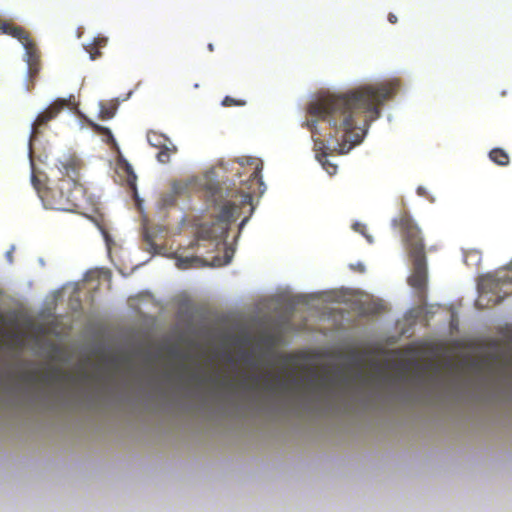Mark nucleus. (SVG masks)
Masks as SVG:
<instances>
[{
	"instance_id": "nucleus-1",
	"label": "nucleus",
	"mask_w": 512,
	"mask_h": 512,
	"mask_svg": "<svg viewBox=\"0 0 512 512\" xmlns=\"http://www.w3.org/2000/svg\"><path fill=\"white\" fill-rule=\"evenodd\" d=\"M395 91L396 85L392 82L366 84L312 102L307 112L327 122L334 130L335 140L338 141L341 134L342 141L356 145L364 138L370 123L380 117L381 106Z\"/></svg>"
},
{
	"instance_id": "nucleus-2",
	"label": "nucleus",
	"mask_w": 512,
	"mask_h": 512,
	"mask_svg": "<svg viewBox=\"0 0 512 512\" xmlns=\"http://www.w3.org/2000/svg\"><path fill=\"white\" fill-rule=\"evenodd\" d=\"M207 201L219 212L215 216V221L210 225H201L197 232V239L191 243V247L198 245L200 240H223L227 237L231 223L236 221L239 216L248 208L249 215L239 224L241 231L248 222L249 216L253 213L252 193L244 192L238 189L223 188L217 184H209L206 187Z\"/></svg>"
},
{
	"instance_id": "nucleus-3",
	"label": "nucleus",
	"mask_w": 512,
	"mask_h": 512,
	"mask_svg": "<svg viewBox=\"0 0 512 512\" xmlns=\"http://www.w3.org/2000/svg\"><path fill=\"white\" fill-rule=\"evenodd\" d=\"M81 161L72 155L59 159L56 167L61 175L57 179L48 181L47 186L41 189V181L33 173L31 182L37 191L45 208L59 211H74L84 198L85 190L79 183Z\"/></svg>"
},
{
	"instance_id": "nucleus-4",
	"label": "nucleus",
	"mask_w": 512,
	"mask_h": 512,
	"mask_svg": "<svg viewBox=\"0 0 512 512\" xmlns=\"http://www.w3.org/2000/svg\"><path fill=\"white\" fill-rule=\"evenodd\" d=\"M334 384V379L328 376L319 377L312 371L307 378L294 375L283 376L270 371L263 374L246 375L240 381L241 388L253 393H264L271 396H282L300 390H323Z\"/></svg>"
},
{
	"instance_id": "nucleus-5",
	"label": "nucleus",
	"mask_w": 512,
	"mask_h": 512,
	"mask_svg": "<svg viewBox=\"0 0 512 512\" xmlns=\"http://www.w3.org/2000/svg\"><path fill=\"white\" fill-rule=\"evenodd\" d=\"M394 223L400 229L405 250L412 262V273L408 277V284L419 297L424 298L428 286V269L421 230L407 213L400 215Z\"/></svg>"
},
{
	"instance_id": "nucleus-6",
	"label": "nucleus",
	"mask_w": 512,
	"mask_h": 512,
	"mask_svg": "<svg viewBox=\"0 0 512 512\" xmlns=\"http://www.w3.org/2000/svg\"><path fill=\"white\" fill-rule=\"evenodd\" d=\"M478 289L476 304L482 308L493 307L512 294V276L505 270L482 275L478 280Z\"/></svg>"
},
{
	"instance_id": "nucleus-7",
	"label": "nucleus",
	"mask_w": 512,
	"mask_h": 512,
	"mask_svg": "<svg viewBox=\"0 0 512 512\" xmlns=\"http://www.w3.org/2000/svg\"><path fill=\"white\" fill-rule=\"evenodd\" d=\"M90 127L98 134L103 136V140L112 146V149H114L118 153L117 157V168L120 172L125 174V182L127 186L134 192L136 195L137 193V187H136V181L137 176L131 166V164L122 156L120 152V148L112 134L109 128L101 126L99 124L90 122Z\"/></svg>"
},
{
	"instance_id": "nucleus-8",
	"label": "nucleus",
	"mask_w": 512,
	"mask_h": 512,
	"mask_svg": "<svg viewBox=\"0 0 512 512\" xmlns=\"http://www.w3.org/2000/svg\"><path fill=\"white\" fill-rule=\"evenodd\" d=\"M88 374L85 371H82L79 375H74L70 372L62 370L61 368L54 367L44 373L40 378L37 377V373L35 371H31L26 373L25 379L29 382H42L44 384L49 385H61V386H70L78 384L86 380Z\"/></svg>"
},
{
	"instance_id": "nucleus-9",
	"label": "nucleus",
	"mask_w": 512,
	"mask_h": 512,
	"mask_svg": "<svg viewBox=\"0 0 512 512\" xmlns=\"http://www.w3.org/2000/svg\"><path fill=\"white\" fill-rule=\"evenodd\" d=\"M69 106V101L66 99L58 98L44 111L38 114L35 121L32 124L30 142L35 139L40 133L41 129L44 128L48 122L55 119L59 113Z\"/></svg>"
},
{
	"instance_id": "nucleus-10",
	"label": "nucleus",
	"mask_w": 512,
	"mask_h": 512,
	"mask_svg": "<svg viewBox=\"0 0 512 512\" xmlns=\"http://www.w3.org/2000/svg\"><path fill=\"white\" fill-rule=\"evenodd\" d=\"M24 49V60L27 64V89L30 90L34 87L35 81L42 68L41 51L34 40L25 45Z\"/></svg>"
},
{
	"instance_id": "nucleus-11",
	"label": "nucleus",
	"mask_w": 512,
	"mask_h": 512,
	"mask_svg": "<svg viewBox=\"0 0 512 512\" xmlns=\"http://www.w3.org/2000/svg\"><path fill=\"white\" fill-rule=\"evenodd\" d=\"M0 30L2 33L17 39L23 47L33 41L26 29L9 21L0 20Z\"/></svg>"
},
{
	"instance_id": "nucleus-12",
	"label": "nucleus",
	"mask_w": 512,
	"mask_h": 512,
	"mask_svg": "<svg viewBox=\"0 0 512 512\" xmlns=\"http://www.w3.org/2000/svg\"><path fill=\"white\" fill-rule=\"evenodd\" d=\"M175 259L176 266L182 270L197 268L205 265V261L198 256H183L176 252Z\"/></svg>"
},
{
	"instance_id": "nucleus-13",
	"label": "nucleus",
	"mask_w": 512,
	"mask_h": 512,
	"mask_svg": "<svg viewBox=\"0 0 512 512\" xmlns=\"http://www.w3.org/2000/svg\"><path fill=\"white\" fill-rule=\"evenodd\" d=\"M147 141L151 146L159 149L168 145L169 139L161 133L150 131L147 133Z\"/></svg>"
},
{
	"instance_id": "nucleus-14",
	"label": "nucleus",
	"mask_w": 512,
	"mask_h": 512,
	"mask_svg": "<svg viewBox=\"0 0 512 512\" xmlns=\"http://www.w3.org/2000/svg\"><path fill=\"white\" fill-rule=\"evenodd\" d=\"M489 158L494 163L500 165V166H506L509 164V156L508 154L500 148H495L490 151Z\"/></svg>"
},
{
	"instance_id": "nucleus-15",
	"label": "nucleus",
	"mask_w": 512,
	"mask_h": 512,
	"mask_svg": "<svg viewBox=\"0 0 512 512\" xmlns=\"http://www.w3.org/2000/svg\"><path fill=\"white\" fill-rule=\"evenodd\" d=\"M176 152V147L172 145V147L166 145L162 148H159V152L156 155L157 160L160 163L166 164L170 161V157L173 153Z\"/></svg>"
},
{
	"instance_id": "nucleus-16",
	"label": "nucleus",
	"mask_w": 512,
	"mask_h": 512,
	"mask_svg": "<svg viewBox=\"0 0 512 512\" xmlns=\"http://www.w3.org/2000/svg\"><path fill=\"white\" fill-rule=\"evenodd\" d=\"M251 164H255V168L249 176V182H251V183L256 182L260 185H263L262 178H261V171L263 168V164L254 159H251Z\"/></svg>"
},
{
	"instance_id": "nucleus-17",
	"label": "nucleus",
	"mask_w": 512,
	"mask_h": 512,
	"mask_svg": "<svg viewBox=\"0 0 512 512\" xmlns=\"http://www.w3.org/2000/svg\"><path fill=\"white\" fill-rule=\"evenodd\" d=\"M318 160H319V162L321 163V165L323 166V168L327 171V173L329 175L336 174L337 166L335 164L331 163L327 159V153L326 152H323V154L321 156L318 155Z\"/></svg>"
},
{
	"instance_id": "nucleus-18",
	"label": "nucleus",
	"mask_w": 512,
	"mask_h": 512,
	"mask_svg": "<svg viewBox=\"0 0 512 512\" xmlns=\"http://www.w3.org/2000/svg\"><path fill=\"white\" fill-rule=\"evenodd\" d=\"M116 109V104L101 105L99 116L103 120L111 119L114 117Z\"/></svg>"
},
{
	"instance_id": "nucleus-19",
	"label": "nucleus",
	"mask_w": 512,
	"mask_h": 512,
	"mask_svg": "<svg viewBox=\"0 0 512 512\" xmlns=\"http://www.w3.org/2000/svg\"><path fill=\"white\" fill-rule=\"evenodd\" d=\"M364 363L363 357L356 351L353 350L350 354V365L353 367L361 368Z\"/></svg>"
},
{
	"instance_id": "nucleus-20",
	"label": "nucleus",
	"mask_w": 512,
	"mask_h": 512,
	"mask_svg": "<svg viewBox=\"0 0 512 512\" xmlns=\"http://www.w3.org/2000/svg\"><path fill=\"white\" fill-rule=\"evenodd\" d=\"M245 104H246V102L244 100L234 99L230 96H226L222 101V105L226 106V107L244 106Z\"/></svg>"
},
{
	"instance_id": "nucleus-21",
	"label": "nucleus",
	"mask_w": 512,
	"mask_h": 512,
	"mask_svg": "<svg viewBox=\"0 0 512 512\" xmlns=\"http://www.w3.org/2000/svg\"><path fill=\"white\" fill-rule=\"evenodd\" d=\"M474 261L475 264H478V262H480L481 260V255L478 251H469L466 255H465V263L467 265H470V262L469 261Z\"/></svg>"
},
{
	"instance_id": "nucleus-22",
	"label": "nucleus",
	"mask_w": 512,
	"mask_h": 512,
	"mask_svg": "<svg viewBox=\"0 0 512 512\" xmlns=\"http://www.w3.org/2000/svg\"><path fill=\"white\" fill-rule=\"evenodd\" d=\"M314 148H315V151L317 152V156L318 155L321 156L323 154V152H326L325 144L322 140H316L315 144H314Z\"/></svg>"
},
{
	"instance_id": "nucleus-23",
	"label": "nucleus",
	"mask_w": 512,
	"mask_h": 512,
	"mask_svg": "<svg viewBox=\"0 0 512 512\" xmlns=\"http://www.w3.org/2000/svg\"><path fill=\"white\" fill-rule=\"evenodd\" d=\"M211 382H213L214 384H217L221 387H230L232 385V382L231 381H228V380H219L217 377H212L209 379Z\"/></svg>"
},
{
	"instance_id": "nucleus-24",
	"label": "nucleus",
	"mask_w": 512,
	"mask_h": 512,
	"mask_svg": "<svg viewBox=\"0 0 512 512\" xmlns=\"http://www.w3.org/2000/svg\"><path fill=\"white\" fill-rule=\"evenodd\" d=\"M349 267H350L351 270H353L355 272H358V273H364L365 272V266L361 262H357L355 264H350Z\"/></svg>"
},
{
	"instance_id": "nucleus-25",
	"label": "nucleus",
	"mask_w": 512,
	"mask_h": 512,
	"mask_svg": "<svg viewBox=\"0 0 512 512\" xmlns=\"http://www.w3.org/2000/svg\"><path fill=\"white\" fill-rule=\"evenodd\" d=\"M306 126L311 130L313 134L316 133V121L314 120H308L306 121Z\"/></svg>"
},
{
	"instance_id": "nucleus-26",
	"label": "nucleus",
	"mask_w": 512,
	"mask_h": 512,
	"mask_svg": "<svg viewBox=\"0 0 512 512\" xmlns=\"http://www.w3.org/2000/svg\"><path fill=\"white\" fill-rule=\"evenodd\" d=\"M232 256H233V251L230 249H226L225 250V260H224L223 264L230 263Z\"/></svg>"
},
{
	"instance_id": "nucleus-27",
	"label": "nucleus",
	"mask_w": 512,
	"mask_h": 512,
	"mask_svg": "<svg viewBox=\"0 0 512 512\" xmlns=\"http://www.w3.org/2000/svg\"><path fill=\"white\" fill-rule=\"evenodd\" d=\"M89 53L92 60H95L97 57L101 55L100 51L97 49L95 51L92 49L89 51Z\"/></svg>"
},
{
	"instance_id": "nucleus-28",
	"label": "nucleus",
	"mask_w": 512,
	"mask_h": 512,
	"mask_svg": "<svg viewBox=\"0 0 512 512\" xmlns=\"http://www.w3.org/2000/svg\"><path fill=\"white\" fill-rule=\"evenodd\" d=\"M388 21L391 23V24H396L398 19H397V16L393 13H389L388 14Z\"/></svg>"
},
{
	"instance_id": "nucleus-29",
	"label": "nucleus",
	"mask_w": 512,
	"mask_h": 512,
	"mask_svg": "<svg viewBox=\"0 0 512 512\" xmlns=\"http://www.w3.org/2000/svg\"><path fill=\"white\" fill-rule=\"evenodd\" d=\"M172 188H173V192H174L175 194H179V193H180V189H181V187H180V185H179V184L174 183Z\"/></svg>"
},
{
	"instance_id": "nucleus-30",
	"label": "nucleus",
	"mask_w": 512,
	"mask_h": 512,
	"mask_svg": "<svg viewBox=\"0 0 512 512\" xmlns=\"http://www.w3.org/2000/svg\"><path fill=\"white\" fill-rule=\"evenodd\" d=\"M364 228H365V226H364V225H362V224H360V223H356V224L354 225V229H355L356 231L361 232V233H362V229H364Z\"/></svg>"
},
{
	"instance_id": "nucleus-31",
	"label": "nucleus",
	"mask_w": 512,
	"mask_h": 512,
	"mask_svg": "<svg viewBox=\"0 0 512 512\" xmlns=\"http://www.w3.org/2000/svg\"><path fill=\"white\" fill-rule=\"evenodd\" d=\"M192 378H193L194 380H199V381H202V380H203V379H200V378L198 377V375H196V374H193V375H192Z\"/></svg>"
},
{
	"instance_id": "nucleus-32",
	"label": "nucleus",
	"mask_w": 512,
	"mask_h": 512,
	"mask_svg": "<svg viewBox=\"0 0 512 512\" xmlns=\"http://www.w3.org/2000/svg\"><path fill=\"white\" fill-rule=\"evenodd\" d=\"M145 238H146V240L151 244V246H153V243H152V241H151L150 237L146 235V237H145Z\"/></svg>"
},
{
	"instance_id": "nucleus-33",
	"label": "nucleus",
	"mask_w": 512,
	"mask_h": 512,
	"mask_svg": "<svg viewBox=\"0 0 512 512\" xmlns=\"http://www.w3.org/2000/svg\"><path fill=\"white\" fill-rule=\"evenodd\" d=\"M208 49H209L210 51H213V50H214L213 45H212V44H209V45H208Z\"/></svg>"
},
{
	"instance_id": "nucleus-34",
	"label": "nucleus",
	"mask_w": 512,
	"mask_h": 512,
	"mask_svg": "<svg viewBox=\"0 0 512 512\" xmlns=\"http://www.w3.org/2000/svg\"><path fill=\"white\" fill-rule=\"evenodd\" d=\"M356 376H357L358 378L362 377V376H363L362 371H359V372L357 373V375H356Z\"/></svg>"
},
{
	"instance_id": "nucleus-35",
	"label": "nucleus",
	"mask_w": 512,
	"mask_h": 512,
	"mask_svg": "<svg viewBox=\"0 0 512 512\" xmlns=\"http://www.w3.org/2000/svg\"><path fill=\"white\" fill-rule=\"evenodd\" d=\"M291 358H292V356H291V355H287V356H285V359H286V360H290Z\"/></svg>"
},
{
	"instance_id": "nucleus-36",
	"label": "nucleus",
	"mask_w": 512,
	"mask_h": 512,
	"mask_svg": "<svg viewBox=\"0 0 512 512\" xmlns=\"http://www.w3.org/2000/svg\"><path fill=\"white\" fill-rule=\"evenodd\" d=\"M104 43V40L103 39H100L99 41V45H102Z\"/></svg>"
}]
</instances>
